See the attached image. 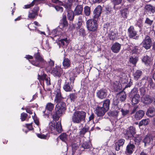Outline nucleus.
<instances>
[{"label": "nucleus", "instance_id": "nucleus-49", "mask_svg": "<svg viewBox=\"0 0 155 155\" xmlns=\"http://www.w3.org/2000/svg\"><path fill=\"white\" fill-rule=\"evenodd\" d=\"M59 44L60 45H64L65 44V43H67L68 41L67 38H65L63 39H61L59 41Z\"/></svg>", "mask_w": 155, "mask_h": 155}, {"label": "nucleus", "instance_id": "nucleus-12", "mask_svg": "<svg viewBox=\"0 0 155 155\" xmlns=\"http://www.w3.org/2000/svg\"><path fill=\"white\" fill-rule=\"evenodd\" d=\"M120 110V108L118 106H116V108L114 110H110L107 113V114L109 116L113 117L114 118H117Z\"/></svg>", "mask_w": 155, "mask_h": 155}, {"label": "nucleus", "instance_id": "nucleus-62", "mask_svg": "<svg viewBox=\"0 0 155 155\" xmlns=\"http://www.w3.org/2000/svg\"><path fill=\"white\" fill-rule=\"evenodd\" d=\"M104 28H106L107 30L110 29V24L107 23L104 25Z\"/></svg>", "mask_w": 155, "mask_h": 155}, {"label": "nucleus", "instance_id": "nucleus-27", "mask_svg": "<svg viewBox=\"0 0 155 155\" xmlns=\"http://www.w3.org/2000/svg\"><path fill=\"white\" fill-rule=\"evenodd\" d=\"M135 146H127L125 153L127 155L131 154L134 150Z\"/></svg>", "mask_w": 155, "mask_h": 155}, {"label": "nucleus", "instance_id": "nucleus-8", "mask_svg": "<svg viewBox=\"0 0 155 155\" xmlns=\"http://www.w3.org/2000/svg\"><path fill=\"white\" fill-rule=\"evenodd\" d=\"M128 33L130 38L138 40L139 38V35L137 34V31L135 30L134 27L130 26L128 29Z\"/></svg>", "mask_w": 155, "mask_h": 155}, {"label": "nucleus", "instance_id": "nucleus-16", "mask_svg": "<svg viewBox=\"0 0 155 155\" xmlns=\"http://www.w3.org/2000/svg\"><path fill=\"white\" fill-rule=\"evenodd\" d=\"M153 98L151 97L150 96L146 95L142 96L141 101L144 104H149L153 102Z\"/></svg>", "mask_w": 155, "mask_h": 155}, {"label": "nucleus", "instance_id": "nucleus-19", "mask_svg": "<svg viewBox=\"0 0 155 155\" xmlns=\"http://www.w3.org/2000/svg\"><path fill=\"white\" fill-rule=\"evenodd\" d=\"M121 45L118 42H116L112 45L111 49L112 52L114 53H118L121 48Z\"/></svg>", "mask_w": 155, "mask_h": 155}, {"label": "nucleus", "instance_id": "nucleus-35", "mask_svg": "<svg viewBox=\"0 0 155 155\" xmlns=\"http://www.w3.org/2000/svg\"><path fill=\"white\" fill-rule=\"evenodd\" d=\"M68 25V23L66 20V18L65 15H63V18L61 21L60 26L61 25L63 27L67 26Z\"/></svg>", "mask_w": 155, "mask_h": 155}, {"label": "nucleus", "instance_id": "nucleus-42", "mask_svg": "<svg viewBox=\"0 0 155 155\" xmlns=\"http://www.w3.org/2000/svg\"><path fill=\"white\" fill-rule=\"evenodd\" d=\"M128 13V10L127 9L125 8L121 10V15L124 18H126L127 15Z\"/></svg>", "mask_w": 155, "mask_h": 155}, {"label": "nucleus", "instance_id": "nucleus-45", "mask_svg": "<svg viewBox=\"0 0 155 155\" xmlns=\"http://www.w3.org/2000/svg\"><path fill=\"white\" fill-rule=\"evenodd\" d=\"M77 97L76 94L74 93H72L69 94L68 98L70 99L71 102H74Z\"/></svg>", "mask_w": 155, "mask_h": 155}, {"label": "nucleus", "instance_id": "nucleus-13", "mask_svg": "<svg viewBox=\"0 0 155 155\" xmlns=\"http://www.w3.org/2000/svg\"><path fill=\"white\" fill-rule=\"evenodd\" d=\"M107 111L102 107L98 106L94 110V112L98 117L103 116Z\"/></svg>", "mask_w": 155, "mask_h": 155}, {"label": "nucleus", "instance_id": "nucleus-3", "mask_svg": "<svg viewBox=\"0 0 155 155\" xmlns=\"http://www.w3.org/2000/svg\"><path fill=\"white\" fill-rule=\"evenodd\" d=\"M86 116V113L83 111H76L72 115V121L74 123H80L81 121L85 120Z\"/></svg>", "mask_w": 155, "mask_h": 155}, {"label": "nucleus", "instance_id": "nucleus-5", "mask_svg": "<svg viewBox=\"0 0 155 155\" xmlns=\"http://www.w3.org/2000/svg\"><path fill=\"white\" fill-rule=\"evenodd\" d=\"M49 129L51 131H53V132L57 131L58 133H61L62 129L60 121H58L57 122L55 123L54 121L51 122L49 124Z\"/></svg>", "mask_w": 155, "mask_h": 155}, {"label": "nucleus", "instance_id": "nucleus-10", "mask_svg": "<svg viewBox=\"0 0 155 155\" xmlns=\"http://www.w3.org/2000/svg\"><path fill=\"white\" fill-rule=\"evenodd\" d=\"M54 108V105L53 104L48 103L47 104L45 107V110L43 111L44 114V116L45 118L49 117V114L51 113Z\"/></svg>", "mask_w": 155, "mask_h": 155}, {"label": "nucleus", "instance_id": "nucleus-56", "mask_svg": "<svg viewBox=\"0 0 155 155\" xmlns=\"http://www.w3.org/2000/svg\"><path fill=\"white\" fill-rule=\"evenodd\" d=\"M138 46H135L133 47L131 50V52L133 54L137 53L138 52Z\"/></svg>", "mask_w": 155, "mask_h": 155}, {"label": "nucleus", "instance_id": "nucleus-34", "mask_svg": "<svg viewBox=\"0 0 155 155\" xmlns=\"http://www.w3.org/2000/svg\"><path fill=\"white\" fill-rule=\"evenodd\" d=\"M41 78L42 80H45L46 81V84L48 85L51 84L50 78L46 74H43Z\"/></svg>", "mask_w": 155, "mask_h": 155}, {"label": "nucleus", "instance_id": "nucleus-47", "mask_svg": "<svg viewBox=\"0 0 155 155\" xmlns=\"http://www.w3.org/2000/svg\"><path fill=\"white\" fill-rule=\"evenodd\" d=\"M120 111L122 112V115L123 116H125L127 115L129 113V110L125 109H121Z\"/></svg>", "mask_w": 155, "mask_h": 155}, {"label": "nucleus", "instance_id": "nucleus-25", "mask_svg": "<svg viewBox=\"0 0 155 155\" xmlns=\"http://www.w3.org/2000/svg\"><path fill=\"white\" fill-rule=\"evenodd\" d=\"M146 115L149 117H153L155 115V108L153 107H149L147 111Z\"/></svg>", "mask_w": 155, "mask_h": 155}, {"label": "nucleus", "instance_id": "nucleus-32", "mask_svg": "<svg viewBox=\"0 0 155 155\" xmlns=\"http://www.w3.org/2000/svg\"><path fill=\"white\" fill-rule=\"evenodd\" d=\"M62 114L60 113V112L56 110V112L55 113L53 114L52 116V118L54 121H56L58 120L60 117L62 115Z\"/></svg>", "mask_w": 155, "mask_h": 155}, {"label": "nucleus", "instance_id": "nucleus-51", "mask_svg": "<svg viewBox=\"0 0 155 155\" xmlns=\"http://www.w3.org/2000/svg\"><path fill=\"white\" fill-rule=\"evenodd\" d=\"M105 12L106 13L107 15H109L110 14H112V12H113L112 9L110 7H106L105 8Z\"/></svg>", "mask_w": 155, "mask_h": 155}, {"label": "nucleus", "instance_id": "nucleus-60", "mask_svg": "<svg viewBox=\"0 0 155 155\" xmlns=\"http://www.w3.org/2000/svg\"><path fill=\"white\" fill-rule=\"evenodd\" d=\"M137 89L136 88H134L130 92V94L132 95H134L136 94H137Z\"/></svg>", "mask_w": 155, "mask_h": 155}, {"label": "nucleus", "instance_id": "nucleus-37", "mask_svg": "<svg viewBox=\"0 0 155 155\" xmlns=\"http://www.w3.org/2000/svg\"><path fill=\"white\" fill-rule=\"evenodd\" d=\"M79 29L78 31V35L84 37L86 35L85 30L83 28H81Z\"/></svg>", "mask_w": 155, "mask_h": 155}, {"label": "nucleus", "instance_id": "nucleus-64", "mask_svg": "<svg viewBox=\"0 0 155 155\" xmlns=\"http://www.w3.org/2000/svg\"><path fill=\"white\" fill-rule=\"evenodd\" d=\"M82 22H78L77 24L78 26H77L76 27V29L77 30L80 28V27L82 25Z\"/></svg>", "mask_w": 155, "mask_h": 155}, {"label": "nucleus", "instance_id": "nucleus-14", "mask_svg": "<svg viewBox=\"0 0 155 155\" xmlns=\"http://www.w3.org/2000/svg\"><path fill=\"white\" fill-rule=\"evenodd\" d=\"M96 94L97 97L101 99L106 98L107 94V91L105 89H101L97 91Z\"/></svg>", "mask_w": 155, "mask_h": 155}, {"label": "nucleus", "instance_id": "nucleus-6", "mask_svg": "<svg viewBox=\"0 0 155 155\" xmlns=\"http://www.w3.org/2000/svg\"><path fill=\"white\" fill-rule=\"evenodd\" d=\"M141 45L146 50L150 49L152 45L151 38L149 36L146 35L142 42Z\"/></svg>", "mask_w": 155, "mask_h": 155}, {"label": "nucleus", "instance_id": "nucleus-31", "mask_svg": "<svg viewBox=\"0 0 155 155\" xmlns=\"http://www.w3.org/2000/svg\"><path fill=\"white\" fill-rule=\"evenodd\" d=\"M119 97L120 100L121 101H125L126 98V94L124 91H122L119 93Z\"/></svg>", "mask_w": 155, "mask_h": 155}, {"label": "nucleus", "instance_id": "nucleus-4", "mask_svg": "<svg viewBox=\"0 0 155 155\" xmlns=\"http://www.w3.org/2000/svg\"><path fill=\"white\" fill-rule=\"evenodd\" d=\"M98 20L93 18V19H90L87 21L86 27L88 31L95 32L97 31L98 28Z\"/></svg>", "mask_w": 155, "mask_h": 155}, {"label": "nucleus", "instance_id": "nucleus-53", "mask_svg": "<svg viewBox=\"0 0 155 155\" xmlns=\"http://www.w3.org/2000/svg\"><path fill=\"white\" fill-rule=\"evenodd\" d=\"M122 1V0H112V2L114 5V8H115V6L116 5L120 4L121 3Z\"/></svg>", "mask_w": 155, "mask_h": 155}, {"label": "nucleus", "instance_id": "nucleus-40", "mask_svg": "<svg viewBox=\"0 0 155 155\" xmlns=\"http://www.w3.org/2000/svg\"><path fill=\"white\" fill-rule=\"evenodd\" d=\"M142 81H147L149 83L150 85L151 86H153V82L152 78H149L147 76H146L143 77L142 79Z\"/></svg>", "mask_w": 155, "mask_h": 155}, {"label": "nucleus", "instance_id": "nucleus-7", "mask_svg": "<svg viewBox=\"0 0 155 155\" xmlns=\"http://www.w3.org/2000/svg\"><path fill=\"white\" fill-rule=\"evenodd\" d=\"M136 133L135 128L130 126L124 132V137L127 139L131 138Z\"/></svg>", "mask_w": 155, "mask_h": 155}, {"label": "nucleus", "instance_id": "nucleus-23", "mask_svg": "<svg viewBox=\"0 0 155 155\" xmlns=\"http://www.w3.org/2000/svg\"><path fill=\"white\" fill-rule=\"evenodd\" d=\"M144 114V112L143 110H140L136 112L134 118L136 120H140L143 117Z\"/></svg>", "mask_w": 155, "mask_h": 155}, {"label": "nucleus", "instance_id": "nucleus-54", "mask_svg": "<svg viewBox=\"0 0 155 155\" xmlns=\"http://www.w3.org/2000/svg\"><path fill=\"white\" fill-rule=\"evenodd\" d=\"M140 93L141 95L142 96L146 95V91L144 87H141L140 89Z\"/></svg>", "mask_w": 155, "mask_h": 155}, {"label": "nucleus", "instance_id": "nucleus-30", "mask_svg": "<svg viewBox=\"0 0 155 155\" xmlns=\"http://www.w3.org/2000/svg\"><path fill=\"white\" fill-rule=\"evenodd\" d=\"M142 74V71L140 70L136 71L133 74L134 79L137 80L139 78Z\"/></svg>", "mask_w": 155, "mask_h": 155}, {"label": "nucleus", "instance_id": "nucleus-21", "mask_svg": "<svg viewBox=\"0 0 155 155\" xmlns=\"http://www.w3.org/2000/svg\"><path fill=\"white\" fill-rule=\"evenodd\" d=\"M145 9L147 12L150 14H153L155 12V6L150 5H147L145 7Z\"/></svg>", "mask_w": 155, "mask_h": 155}, {"label": "nucleus", "instance_id": "nucleus-46", "mask_svg": "<svg viewBox=\"0 0 155 155\" xmlns=\"http://www.w3.org/2000/svg\"><path fill=\"white\" fill-rule=\"evenodd\" d=\"M74 0H68V3H67L64 5L65 8L68 9H71V3Z\"/></svg>", "mask_w": 155, "mask_h": 155}, {"label": "nucleus", "instance_id": "nucleus-39", "mask_svg": "<svg viewBox=\"0 0 155 155\" xmlns=\"http://www.w3.org/2000/svg\"><path fill=\"white\" fill-rule=\"evenodd\" d=\"M116 32L110 31V33L108 34L110 39L111 40H114L116 37Z\"/></svg>", "mask_w": 155, "mask_h": 155}, {"label": "nucleus", "instance_id": "nucleus-20", "mask_svg": "<svg viewBox=\"0 0 155 155\" xmlns=\"http://www.w3.org/2000/svg\"><path fill=\"white\" fill-rule=\"evenodd\" d=\"M110 103V101L109 99L105 100L99 104L100 105H102V107L107 111L109 109V106Z\"/></svg>", "mask_w": 155, "mask_h": 155}, {"label": "nucleus", "instance_id": "nucleus-55", "mask_svg": "<svg viewBox=\"0 0 155 155\" xmlns=\"http://www.w3.org/2000/svg\"><path fill=\"white\" fill-rule=\"evenodd\" d=\"M141 140V139L139 137H135L134 139V141L135 142V144L136 145L139 144V143Z\"/></svg>", "mask_w": 155, "mask_h": 155}, {"label": "nucleus", "instance_id": "nucleus-18", "mask_svg": "<svg viewBox=\"0 0 155 155\" xmlns=\"http://www.w3.org/2000/svg\"><path fill=\"white\" fill-rule=\"evenodd\" d=\"M55 97L54 99L55 102H58L62 101L63 98L62 97L61 91L60 90L57 89L55 92Z\"/></svg>", "mask_w": 155, "mask_h": 155}, {"label": "nucleus", "instance_id": "nucleus-17", "mask_svg": "<svg viewBox=\"0 0 155 155\" xmlns=\"http://www.w3.org/2000/svg\"><path fill=\"white\" fill-rule=\"evenodd\" d=\"M102 10L101 7L100 5L98 6L94 11V18L98 20L100 16Z\"/></svg>", "mask_w": 155, "mask_h": 155}, {"label": "nucleus", "instance_id": "nucleus-9", "mask_svg": "<svg viewBox=\"0 0 155 155\" xmlns=\"http://www.w3.org/2000/svg\"><path fill=\"white\" fill-rule=\"evenodd\" d=\"M56 106L55 110L63 114L66 109V104L62 101L58 102Z\"/></svg>", "mask_w": 155, "mask_h": 155}, {"label": "nucleus", "instance_id": "nucleus-61", "mask_svg": "<svg viewBox=\"0 0 155 155\" xmlns=\"http://www.w3.org/2000/svg\"><path fill=\"white\" fill-rule=\"evenodd\" d=\"M113 101H114L113 104L115 106L114 108H116V106H117V105L118 104V100L117 99H114Z\"/></svg>", "mask_w": 155, "mask_h": 155}, {"label": "nucleus", "instance_id": "nucleus-33", "mask_svg": "<svg viewBox=\"0 0 155 155\" xmlns=\"http://www.w3.org/2000/svg\"><path fill=\"white\" fill-rule=\"evenodd\" d=\"M89 130V127L87 126L81 129L79 133L80 136L81 137H83L85 133L87 132Z\"/></svg>", "mask_w": 155, "mask_h": 155}, {"label": "nucleus", "instance_id": "nucleus-57", "mask_svg": "<svg viewBox=\"0 0 155 155\" xmlns=\"http://www.w3.org/2000/svg\"><path fill=\"white\" fill-rule=\"evenodd\" d=\"M37 137L41 138L43 139H47V136L43 134H37Z\"/></svg>", "mask_w": 155, "mask_h": 155}, {"label": "nucleus", "instance_id": "nucleus-1", "mask_svg": "<svg viewBox=\"0 0 155 155\" xmlns=\"http://www.w3.org/2000/svg\"><path fill=\"white\" fill-rule=\"evenodd\" d=\"M70 82L65 81L63 87V89L66 92H70L73 89L74 83L76 77L77 76L74 71H71L69 74Z\"/></svg>", "mask_w": 155, "mask_h": 155}, {"label": "nucleus", "instance_id": "nucleus-43", "mask_svg": "<svg viewBox=\"0 0 155 155\" xmlns=\"http://www.w3.org/2000/svg\"><path fill=\"white\" fill-rule=\"evenodd\" d=\"M138 61V58L135 56H131L129 59L130 62L133 64L135 65Z\"/></svg>", "mask_w": 155, "mask_h": 155}, {"label": "nucleus", "instance_id": "nucleus-41", "mask_svg": "<svg viewBox=\"0 0 155 155\" xmlns=\"http://www.w3.org/2000/svg\"><path fill=\"white\" fill-rule=\"evenodd\" d=\"M60 138L61 140L66 144V141L67 140V135L66 133H62L60 136Z\"/></svg>", "mask_w": 155, "mask_h": 155}, {"label": "nucleus", "instance_id": "nucleus-38", "mask_svg": "<svg viewBox=\"0 0 155 155\" xmlns=\"http://www.w3.org/2000/svg\"><path fill=\"white\" fill-rule=\"evenodd\" d=\"M150 122L149 120L146 119L142 120L139 123V126L140 127L143 125H146L148 124Z\"/></svg>", "mask_w": 155, "mask_h": 155}, {"label": "nucleus", "instance_id": "nucleus-29", "mask_svg": "<svg viewBox=\"0 0 155 155\" xmlns=\"http://www.w3.org/2000/svg\"><path fill=\"white\" fill-rule=\"evenodd\" d=\"M83 11V7L82 5H78L75 8L74 11V13L76 15L81 14Z\"/></svg>", "mask_w": 155, "mask_h": 155}, {"label": "nucleus", "instance_id": "nucleus-36", "mask_svg": "<svg viewBox=\"0 0 155 155\" xmlns=\"http://www.w3.org/2000/svg\"><path fill=\"white\" fill-rule=\"evenodd\" d=\"M142 61L145 64H149L150 61V58L147 55L144 56L143 57Z\"/></svg>", "mask_w": 155, "mask_h": 155}, {"label": "nucleus", "instance_id": "nucleus-24", "mask_svg": "<svg viewBox=\"0 0 155 155\" xmlns=\"http://www.w3.org/2000/svg\"><path fill=\"white\" fill-rule=\"evenodd\" d=\"M62 64L64 68L67 69L70 67L71 65V61L68 58L64 57Z\"/></svg>", "mask_w": 155, "mask_h": 155}, {"label": "nucleus", "instance_id": "nucleus-28", "mask_svg": "<svg viewBox=\"0 0 155 155\" xmlns=\"http://www.w3.org/2000/svg\"><path fill=\"white\" fill-rule=\"evenodd\" d=\"M66 9L68 12L67 17L68 19L70 21L72 20L74 18V13L71 11L70 9H68L67 8Z\"/></svg>", "mask_w": 155, "mask_h": 155}, {"label": "nucleus", "instance_id": "nucleus-63", "mask_svg": "<svg viewBox=\"0 0 155 155\" xmlns=\"http://www.w3.org/2000/svg\"><path fill=\"white\" fill-rule=\"evenodd\" d=\"M26 125L28 128L30 130H31L33 129L32 126V125L31 124H27Z\"/></svg>", "mask_w": 155, "mask_h": 155}, {"label": "nucleus", "instance_id": "nucleus-52", "mask_svg": "<svg viewBox=\"0 0 155 155\" xmlns=\"http://www.w3.org/2000/svg\"><path fill=\"white\" fill-rule=\"evenodd\" d=\"M153 22V20H151L148 18L147 17L146 18L145 23L148 25L150 26L152 25Z\"/></svg>", "mask_w": 155, "mask_h": 155}, {"label": "nucleus", "instance_id": "nucleus-15", "mask_svg": "<svg viewBox=\"0 0 155 155\" xmlns=\"http://www.w3.org/2000/svg\"><path fill=\"white\" fill-rule=\"evenodd\" d=\"M154 134H149L146 136L143 140V142L144 143L145 145H150L153 142V137Z\"/></svg>", "mask_w": 155, "mask_h": 155}, {"label": "nucleus", "instance_id": "nucleus-22", "mask_svg": "<svg viewBox=\"0 0 155 155\" xmlns=\"http://www.w3.org/2000/svg\"><path fill=\"white\" fill-rule=\"evenodd\" d=\"M39 10V8L37 6L29 12L28 17L30 18H34L37 15V12Z\"/></svg>", "mask_w": 155, "mask_h": 155}, {"label": "nucleus", "instance_id": "nucleus-50", "mask_svg": "<svg viewBox=\"0 0 155 155\" xmlns=\"http://www.w3.org/2000/svg\"><path fill=\"white\" fill-rule=\"evenodd\" d=\"M28 114L25 113H21V121H23L25 120Z\"/></svg>", "mask_w": 155, "mask_h": 155}, {"label": "nucleus", "instance_id": "nucleus-59", "mask_svg": "<svg viewBox=\"0 0 155 155\" xmlns=\"http://www.w3.org/2000/svg\"><path fill=\"white\" fill-rule=\"evenodd\" d=\"M43 0H34L32 3H33V6L34 5H38L41 3Z\"/></svg>", "mask_w": 155, "mask_h": 155}, {"label": "nucleus", "instance_id": "nucleus-44", "mask_svg": "<svg viewBox=\"0 0 155 155\" xmlns=\"http://www.w3.org/2000/svg\"><path fill=\"white\" fill-rule=\"evenodd\" d=\"M84 12L85 15L87 16L90 15L91 12V9L88 6H86L84 8Z\"/></svg>", "mask_w": 155, "mask_h": 155}, {"label": "nucleus", "instance_id": "nucleus-26", "mask_svg": "<svg viewBox=\"0 0 155 155\" xmlns=\"http://www.w3.org/2000/svg\"><path fill=\"white\" fill-rule=\"evenodd\" d=\"M140 100V96L138 94H135L132 98L131 102L132 105H135L138 103Z\"/></svg>", "mask_w": 155, "mask_h": 155}, {"label": "nucleus", "instance_id": "nucleus-2", "mask_svg": "<svg viewBox=\"0 0 155 155\" xmlns=\"http://www.w3.org/2000/svg\"><path fill=\"white\" fill-rule=\"evenodd\" d=\"M34 57L35 60L31 61L32 64L40 68H44L46 66L47 62L44 60L43 57L38 52L35 54Z\"/></svg>", "mask_w": 155, "mask_h": 155}, {"label": "nucleus", "instance_id": "nucleus-48", "mask_svg": "<svg viewBox=\"0 0 155 155\" xmlns=\"http://www.w3.org/2000/svg\"><path fill=\"white\" fill-rule=\"evenodd\" d=\"M125 141L124 139H121L116 142L115 145H123Z\"/></svg>", "mask_w": 155, "mask_h": 155}, {"label": "nucleus", "instance_id": "nucleus-11", "mask_svg": "<svg viewBox=\"0 0 155 155\" xmlns=\"http://www.w3.org/2000/svg\"><path fill=\"white\" fill-rule=\"evenodd\" d=\"M62 69L59 67L55 66L52 68L51 74L54 77H59L62 74Z\"/></svg>", "mask_w": 155, "mask_h": 155}, {"label": "nucleus", "instance_id": "nucleus-58", "mask_svg": "<svg viewBox=\"0 0 155 155\" xmlns=\"http://www.w3.org/2000/svg\"><path fill=\"white\" fill-rule=\"evenodd\" d=\"M55 8L57 11H59L61 12H62L63 10V8L62 7L58 5L55 6Z\"/></svg>", "mask_w": 155, "mask_h": 155}]
</instances>
